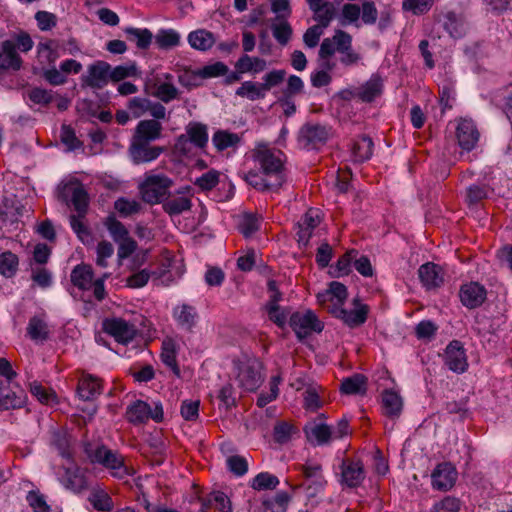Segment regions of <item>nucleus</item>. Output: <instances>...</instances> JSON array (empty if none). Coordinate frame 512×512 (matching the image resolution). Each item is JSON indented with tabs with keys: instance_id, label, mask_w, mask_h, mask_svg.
I'll list each match as a JSON object with an SVG mask.
<instances>
[{
	"instance_id": "nucleus-25",
	"label": "nucleus",
	"mask_w": 512,
	"mask_h": 512,
	"mask_svg": "<svg viewBox=\"0 0 512 512\" xmlns=\"http://www.w3.org/2000/svg\"><path fill=\"white\" fill-rule=\"evenodd\" d=\"M77 392L79 397L84 401L94 400L102 393L101 382L92 375H86L79 381Z\"/></svg>"
},
{
	"instance_id": "nucleus-59",
	"label": "nucleus",
	"mask_w": 512,
	"mask_h": 512,
	"mask_svg": "<svg viewBox=\"0 0 512 512\" xmlns=\"http://www.w3.org/2000/svg\"><path fill=\"white\" fill-rule=\"evenodd\" d=\"M228 71V66L225 63L218 61L199 69V75L202 79L215 78L226 75Z\"/></svg>"
},
{
	"instance_id": "nucleus-41",
	"label": "nucleus",
	"mask_w": 512,
	"mask_h": 512,
	"mask_svg": "<svg viewBox=\"0 0 512 512\" xmlns=\"http://www.w3.org/2000/svg\"><path fill=\"white\" fill-rule=\"evenodd\" d=\"M236 95L242 98H247L250 101H256L265 98L266 92L262 88L261 83L252 81H245L236 90Z\"/></svg>"
},
{
	"instance_id": "nucleus-32",
	"label": "nucleus",
	"mask_w": 512,
	"mask_h": 512,
	"mask_svg": "<svg viewBox=\"0 0 512 512\" xmlns=\"http://www.w3.org/2000/svg\"><path fill=\"white\" fill-rule=\"evenodd\" d=\"M244 179L250 186L259 191H278L280 189V182H273L262 172L249 171L245 174ZM278 181L280 180L278 179Z\"/></svg>"
},
{
	"instance_id": "nucleus-27",
	"label": "nucleus",
	"mask_w": 512,
	"mask_h": 512,
	"mask_svg": "<svg viewBox=\"0 0 512 512\" xmlns=\"http://www.w3.org/2000/svg\"><path fill=\"white\" fill-rule=\"evenodd\" d=\"M93 277L92 267L87 264L75 266L70 275L71 282L80 290H89L92 286Z\"/></svg>"
},
{
	"instance_id": "nucleus-60",
	"label": "nucleus",
	"mask_w": 512,
	"mask_h": 512,
	"mask_svg": "<svg viewBox=\"0 0 512 512\" xmlns=\"http://www.w3.org/2000/svg\"><path fill=\"white\" fill-rule=\"evenodd\" d=\"M461 502L453 496H446L442 500L436 502L431 512H459Z\"/></svg>"
},
{
	"instance_id": "nucleus-62",
	"label": "nucleus",
	"mask_w": 512,
	"mask_h": 512,
	"mask_svg": "<svg viewBox=\"0 0 512 512\" xmlns=\"http://www.w3.org/2000/svg\"><path fill=\"white\" fill-rule=\"evenodd\" d=\"M127 107L134 118H139L148 111L150 100L143 97H133L128 101Z\"/></svg>"
},
{
	"instance_id": "nucleus-5",
	"label": "nucleus",
	"mask_w": 512,
	"mask_h": 512,
	"mask_svg": "<svg viewBox=\"0 0 512 512\" xmlns=\"http://www.w3.org/2000/svg\"><path fill=\"white\" fill-rule=\"evenodd\" d=\"M289 325L299 340H303L313 332H322L324 325L312 310L296 311L290 315Z\"/></svg>"
},
{
	"instance_id": "nucleus-33",
	"label": "nucleus",
	"mask_w": 512,
	"mask_h": 512,
	"mask_svg": "<svg viewBox=\"0 0 512 512\" xmlns=\"http://www.w3.org/2000/svg\"><path fill=\"white\" fill-rule=\"evenodd\" d=\"M162 208L169 216L180 215L183 212L191 210L192 200L190 197L186 196L172 197L171 195L165 199Z\"/></svg>"
},
{
	"instance_id": "nucleus-13",
	"label": "nucleus",
	"mask_w": 512,
	"mask_h": 512,
	"mask_svg": "<svg viewBox=\"0 0 512 512\" xmlns=\"http://www.w3.org/2000/svg\"><path fill=\"white\" fill-rule=\"evenodd\" d=\"M164 151L163 147L152 146L150 143L131 139L128 153L131 161L136 164L149 163L156 160Z\"/></svg>"
},
{
	"instance_id": "nucleus-42",
	"label": "nucleus",
	"mask_w": 512,
	"mask_h": 512,
	"mask_svg": "<svg viewBox=\"0 0 512 512\" xmlns=\"http://www.w3.org/2000/svg\"><path fill=\"white\" fill-rule=\"evenodd\" d=\"M291 495L285 491L277 492L274 497L263 501L264 512H286Z\"/></svg>"
},
{
	"instance_id": "nucleus-16",
	"label": "nucleus",
	"mask_w": 512,
	"mask_h": 512,
	"mask_svg": "<svg viewBox=\"0 0 512 512\" xmlns=\"http://www.w3.org/2000/svg\"><path fill=\"white\" fill-rule=\"evenodd\" d=\"M352 43V36L338 29L331 38H324L319 49V58L328 59L335 54V52L347 50Z\"/></svg>"
},
{
	"instance_id": "nucleus-28",
	"label": "nucleus",
	"mask_w": 512,
	"mask_h": 512,
	"mask_svg": "<svg viewBox=\"0 0 512 512\" xmlns=\"http://www.w3.org/2000/svg\"><path fill=\"white\" fill-rule=\"evenodd\" d=\"M200 512H206L210 508H215L219 512H231V503L225 493L214 491L207 497L201 499Z\"/></svg>"
},
{
	"instance_id": "nucleus-14",
	"label": "nucleus",
	"mask_w": 512,
	"mask_h": 512,
	"mask_svg": "<svg viewBox=\"0 0 512 512\" xmlns=\"http://www.w3.org/2000/svg\"><path fill=\"white\" fill-rule=\"evenodd\" d=\"M443 358L447 368L455 373L461 374L468 368L465 349L458 340H453L447 345Z\"/></svg>"
},
{
	"instance_id": "nucleus-23",
	"label": "nucleus",
	"mask_w": 512,
	"mask_h": 512,
	"mask_svg": "<svg viewBox=\"0 0 512 512\" xmlns=\"http://www.w3.org/2000/svg\"><path fill=\"white\" fill-rule=\"evenodd\" d=\"M383 82L379 75H372L361 87L356 89V95L362 102L370 103L382 94Z\"/></svg>"
},
{
	"instance_id": "nucleus-38",
	"label": "nucleus",
	"mask_w": 512,
	"mask_h": 512,
	"mask_svg": "<svg viewBox=\"0 0 512 512\" xmlns=\"http://www.w3.org/2000/svg\"><path fill=\"white\" fill-rule=\"evenodd\" d=\"M373 141L367 136L363 135L353 143L352 154L356 162H364L371 158L373 153Z\"/></svg>"
},
{
	"instance_id": "nucleus-2",
	"label": "nucleus",
	"mask_w": 512,
	"mask_h": 512,
	"mask_svg": "<svg viewBox=\"0 0 512 512\" xmlns=\"http://www.w3.org/2000/svg\"><path fill=\"white\" fill-rule=\"evenodd\" d=\"M333 134V129L327 124L307 122L298 132V143L307 150H318L323 147Z\"/></svg>"
},
{
	"instance_id": "nucleus-19",
	"label": "nucleus",
	"mask_w": 512,
	"mask_h": 512,
	"mask_svg": "<svg viewBox=\"0 0 512 512\" xmlns=\"http://www.w3.org/2000/svg\"><path fill=\"white\" fill-rule=\"evenodd\" d=\"M22 66V58L16 51L15 42L5 40L1 43L0 51V74L4 71H18Z\"/></svg>"
},
{
	"instance_id": "nucleus-22",
	"label": "nucleus",
	"mask_w": 512,
	"mask_h": 512,
	"mask_svg": "<svg viewBox=\"0 0 512 512\" xmlns=\"http://www.w3.org/2000/svg\"><path fill=\"white\" fill-rule=\"evenodd\" d=\"M26 331L31 340L40 343L46 342L50 337V331L45 313L32 316L29 319Z\"/></svg>"
},
{
	"instance_id": "nucleus-35",
	"label": "nucleus",
	"mask_w": 512,
	"mask_h": 512,
	"mask_svg": "<svg viewBox=\"0 0 512 512\" xmlns=\"http://www.w3.org/2000/svg\"><path fill=\"white\" fill-rule=\"evenodd\" d=\"M305 434L309 441H315L317 445L328 444L332 436V428L327 424H314L305 428Z\"/></svg>"
},
{
	"instance_id": "nucleus-17",
	"label": "nucleus",
	"mask_w": 512,
	"mask_h": 512,
	"mask_svg": "<svg viewBox=\"0 0 512 512\" xmlns=\"http://www.w3.org/2000/svg\"><path fill=\"white\" fill-rule=\"evenodd\" d=\"M461 303L468 309L480 307L487 298L486 288L478 282L463 284L459 291Z\"/></svg>"
},
{
	"instance_id": "nucleus-39",
	"label": "nucleus",
	"mask_w": 512,
	"mask_h": 512,
	"mask_svg": "<svg viewBox=\"0 0 512 512\" xmlns=\"http://www.w3.org/2000/svg\"><path fill=\"white\" fill-rule=\"evenodd\" d=\"M51 444L58 450L59 455L65 459H72L70 451V435L63 429H57L52 432Z\"/></svg>"
},
{
	"instance_id": "nucleus-61",
	"label": "nucleus",
	"mask_w": 512,
	"mask_h": 512,
	"mask_svg": "<svg viewBox=\"0 0 512 512\" xmlns=\"http://www.w3.org/2000/svg\"><path fill=\"white\" fill-rule=\"evenodd\" d=\"M432 0H403L402 8L414 15H422L430 10Z\"/></svg>"
},
{
	"instance_id": "nucleus-63",
	"label": "nucleus",
	"mask_w": 512,
	"mask_h": 512,
	"mask_svg": "<svg viewBox=\"0 0 512 512\" xmlns=\"http://www.w3.org/2000/svg\"><path fill=\"white\" fill-rule=\"evenodd\" d=\"M30 391L41 403L49 404L56 400L57 396L54 391L48 390L41 384L34 382L30 385Z\"/></svg>"
},
{
	"instance_id": "nucleus-55",
	"label": "nucleus",
	"mask_w": 512,
	"mask_h": 512,
	"mask_svg": "<svg viewBox=\"0 0 512 512\" xmlns=\"http://www.w3.org/2000/svg\"><path fill=\"white\" fill-rule=\"evenodd\" d=\"M109 74L111 81L119 82L125 78L137 76L138 69L135 63L128 65H118L114 68L111 67Z\"/></svg>"
},
{
	"instance_id": "nucleus-57",
	"label": "nucleus",
	"mask_w": 512,
	"mask_h": 512,
	"mask_svg": "<svg viewBox=\"0 0 512 512\" xmlns=\"http://www.w3.org/2000/svg\"><path fill=\"white\" fill-rule=\"evenodd\" d=\"M114 208L121 216L127 217L138 213L141 210V204L138 201H130L124 197H121L115 201Z\"/></svg>"
},
{
	"instance_id": "nucleus-58",
	"label": "nucleus",
	"mask_w": 512,
	"mask_h": 512,
	"mask_svg": "<svg viewBox=\"0 0 512 512\" xmlns=\"http://www.w3.org/2000/svg\"><path fill=\"white\" fill-rule=\"evenodd\" d=\"M178 95V89L172 83L168 82L158 84L156 86V91L154 92V96L164 103H169L170 101L178 98Z\"/></svg>"
},
{
	"instance_id": "nucleus-43",
	"label": "nucleus",
	"mask_w": 512,
	"mask_h": 512,
	"mask_svg": "<svg viewBox=\"0 0 512 512\" xmlns=\"http://www.w3.org/2000/svg\"><path fill=\"white\" fill-rule=\"evenodd\" d=\"M212 142L218 151H224L227 148L236 146L240 142V137L236 133L217 130L213 134Z\"/></svg>"
},
{
	"instance_id": "nucleus-46",
	"label": "nucleus",
	"mask_w": 512,
	"mask_h": 512,
	"mask_svg": "<svg viewBox=\"0 0 512 512\" xmlns=\"http://www.w3.org/2000/svg\"><path fill=\"white\" fill-rule=\"evenodd\" d=\"M286 19H280L278 23H274L271 26L273 37L282 46L288 44L293 34V29Z\"/></svg>"
},
{
	"instance_id": "nucleus-48",
	"label": "nucleus",
	"mask_w": 512,
	"mask_h": 512,
	"mask_svg": "<svg viewBox=\"0 0 512 512\" xmlns=\"http://www.w3.org/2000/svg\"><path fill=\"white\" fill-rule=\"evenodd\" d=\"M104 225L115 242L123 240L129 236V231L127 228L122 222L117 220L114 215H109L105 219Z\"/></svg>"
},
{
	"instance_id": "nucleus-29",
	"label": "nucleus",
	"mask_w": 512,
	"mask_h": 512,
	"mask_svg": "<svg viewBox=\"0 0 512 512\" xmlns=\"http://www.w3.org/2000/svg\"><path fill=\"white\" fill-rule=\"evenodd\" d=\"M173 316L178 325L187 331H191L198 317L196 309L188 304L177 306L173 310Z\"/></svg>"
},
{
	"instance_id": "nucleus-26",
	"label": "nucleus",
	"mask_w": 512,
	"mask_h": 512,
	"mask_svg": "<svg viewBox=\"0 0 512 512\" xmlns=\"http://www.w3.org/2000/svg\"><path fill=\"white\" fill-rule=\"evenodd\" d=\"M340 391L346 395H365L367 392V377L356 373L344 378L340 385Z\"/></svg>"
},
{
	"instance_id": "nucleus-4",
	"label": "nucleus",
	"mask_w": 512,
	"mask_h": 512,
	"mask_svg": "<svg viewBox=\"0 0 512 512\" xmlns=\"http://www.w3.org/2000/svg\"><path fill=\"white\" fill-rule=\"evenodd\" d=\"M237 368V380L242 388L247 391H255L263 382L261 373L262 363L256 358H248L245 361H234Z\"/></svg>"
},
{
	"instance_id": "nucleus-56",
	"label": "nucleus",
	"mask_w": 512,
	"mask_h": 512,
	"mask_svg": "<svg viewBox=\"0 0 512 512\" xmlns=\"http://www.w3.org/2000/svg\"><path fill=\"white\" fill-rule=\"evenodd\" d=\"M219 175L218 171L211 169L198 177L194 184L202 191H210L218 185Z\"/></svg>"
},
{
	"instance_id": "nucleus-37",
	"label": "nucleus",
	"mask_w": 512,
	"mask_h": 512,
	"mask_svg": "<svg viewBox=\"0 0 512 512\" xmlns=\"http://www.w3.org/2000/svg\"><path fill=\"white\" fill-rule=\"evenodd\" d=\"M127 39L131 42H135L136 46L140 50H146L152 43L153 34L147 29L128 27L125 30Z\"/></svg>"
},
{
	"instance_id": "nucleus-21",
	"label": "nucleus",
	"mask_w": 512,
	"mask_h": 512,
	"mask_svg": "<svg viewBox=\"0 0 512 512\" xmlns=\"http://www.w3.org/2000/svg\"><path fill=\"white\" fill-rule=\"evenodd\" d=\"M418 276L427 289L440 287L444 281L441 267L431 262L419 267Z\"/></svg>"
},
{
	"instance_id": "nucleus-51",
	"label": "nucleus",
	"mask_w": 512,
	"mask_h": 512,
	"mask_svg": "<svg viewBox=\"0 0 512 512\" xmlns=\"http://www.w3.org/2000/svg\"><path fill=\"white\" fill-rule=\"evenodd\" d=\"M298 430L293 425L287 422H278L274 426L273 437L275 442L279 444H285L289 442L293 434L297 433Z\"/></svg>"
},
{
	"instance_id": "nucleus-45",
	"label": "nucleus",
	"mask_w": 512,
	"mask_h": 512,
	"mask_svg": "<svg viewBox=\"0 0 512 512\" xmlns=\"http://www.w3.org/2000/svg\"><path fill=\"white\" fill-rule=\"evenodd\" d=\"M66 489L79 493L87 488L85 478L77 473L76 470L65 468V475L62 480Z\"/></svg>"
},
{
	"instance_id": "nucleus-7",
	"label": "nucleus",
	"mask_w": 512,
	"mask_h": 512,
	"mask_svg": "<svg viewBox=\"0 0 512 512\" xmlns=\"http://www.w3.org/2000/svg\"><path fill=\"white\" fill-rule=\"evenodd\" d=\"M355 309L347 310L340 305H329L328 312L343 321L349 328H357L363 325L368 317L369 306L361 304L358 298L353 300Z\"/></svg>"
},
{
	"instance_id": "nucleus-44",
	"label": "nucleus",
	"mask_w": 512,
	"mask_h": 512,
	"mask_svg": "<svg viewBox=\"0 0 512 512\" xmlns=\"http://www.w3.org/2000/svg\"><path fill=\"white\" fill-rule=\"evenodd\" d=\"M155 42L160 49H170L180 43V34L173 29H161L155 36Z\"/></svg>"
},
{
	"instance_id": "nucleus-52",
	"label": "nucleus",
	"mask_w": 512,
	"mask_h": 512,
	"mask_svg": "<svg viewBox=\"0 0 512 512\" xmlns=\"http://www.w3.org/2000/svg\"><path fill=\"white\" fill-rule=\"evenodd\" d=\"M489 194V188L486 185L473 184L467 188L466 191V203L468 206H474L487 198Z\"/></svg>"
},
{
	"instance_id": "nucleus-54",
	"label": "nucleus",
	"mask_w": 512,
	"mask_h": 512,
	"mask_svg": "<svg viewBox=\"0 0 512 512\" xmlns=\"http://www.w3.org/2000/svg\"><path fill=\"white\" fill-rule=\"evenodd\" d=\"M260 222L254 214H244L238 224L239 231L245 238L251 237L256 231L259 230Z\"/></svg>"
},
{
	"instance_id": "nucleus-1",
	"label": "nucleus",
	"mask_w": 512,
	"mask_h": 512,
	"mask_svg": "<svg viewBox=\"0 0 512 512\" xmlns=\"http://www.w3.org/2000/svg\"><path fill=\"white\" fill-rule=\"evenodd\" d=\"M85 452L91 463L100 464L111 470L113 476L122 479L129 474L122 455L105 445L98 446L95 449L90 446L86 447Z\"/></svg>"
},
{
	"instance_id": "nucleus-24",
	"label": "nucleus",
	"mask_w": 512,
	"mask_h": 512,
	"mask_svg": "<svg viewBox=\"0 0 512 512\" xmlns=\"http://www.w3.org/2000/svg\"><path fill=\"white\" fill-rule=\"evenodd\" d=\"M26 395L22 390L10 391L8 385L5 386L0 381V410L18 409L25 404Z\"/></svg>"
},
{
	"instance_id": "nucleus-50",
	"label": "nucleus",
	"mask_w": 512,
	"mask_h": 512,
	"mask_svg": "<svg viewBox=\"0 0 512 512\" xmlns=\"http://www.w3.org/2000/svg\"><path fill=\"white\" fill-rule=\"evenodd\" d=\"M279 484V479L273 474L268 472H261L257 474L251 482V487L255 490H272Z\"/></svg>"
},
{
	"instance_id": "nucleus-49",
	"label": "nucleus",
	"mask_w": 512,
	"mask_h": 512,
	"mask_svg": "<svg viewBox=\"0 0 512 512\" xmlns=\"http://www.w3.org/2000/svg\"><path fill=\"white\" fill-rule=\"evenodd\" d=\"M18 263V257L14 253L7 251L0 254V273L7 278L14 276Z\"/></svg>"
},
{
	"instance_id": "nucleus-36",
	"label": "nucleus",
	"mask_w": 512,
	"mask_h": 512,
	"mask_svg": "<svg viewBox=\"0 0 512 512\" xmlns=\"http://www.w3.org/2000/svg\"><path fill=\"white\" fill-rule=\"evenodd\" d=\"M382 405L387 416L398 417L402 411L403 402L398 393L385 390L382 394Z\"/></svg>"
},
{
	"instance_id": "nucleus-53",
	"label": "nucleus",
	"mask_w": 512,
	"mask_h": 512,
	"mask_svg": "<svg viewBox=\"0 0 512 512\" xmlns=\"http://www.w3.org/2000/svg\"><path fill=\"white\" fill-rule=\"evenodd\" d=\"M60 140L68 151H74L83 146V143L76 137L74 129L67 124L61 126Z\"/></svg>"
},
{
	"instance_id": "nucleus-8",
	"label": "nucleus",
	"mask_w": 512,
	"mask_h": 512,
	"mask_svg": "<svg viewBox=\"0 0 512 512\" xmlns=\"http://www.w3.org/2000/svg\"><path fill=\"white\" fill-rule=\"evenodd\" d=\"M340 470V483L348 488H357L365 480L366 472L364 464L358 458H344Z\"/></svg>"
},
{
	"instance_id": "nucleus-3",
	"label": "nucleus",
	"mask_w": 512,
	"mask_h": 512,
	"mask_svg": "<svg viewBox=\"0 0 512 512\" xmlns=\"http://www.w3.org/2000/svg\"><path fill=\"white\" fill-rule=\"evenodd\" d=\"M173 185V180L165 175H149L140 185V192L144 202L148 204H158L171 196L169 189Z\"/></svg>"
},
{
	"instance_id": "nucleus-64",
	"label": "nucleus",
	"mask_w": 512,
	"mask_h": 512,
	"mask_svg": "<svg viewBox=\"0 0 512 512\" xmlns=\"http://www.w3.org/2000/svg\"><path fill=\"white\" fill-rule=\"evenodd\" d=\"M96 253V264L102 268H106L108 266L107 258H110L114 253L113 245L110 242L103 240L98 243Z\"/></svg>"
},
{
	"instance_id": "nucleus-34",
	"label": "nucleus",
	"mask_w": 512,
	"mask_h": 512,
	"mask_svg": "<svg viewBox=\"0 0 512 512\" xmlns=\"http://www.w3.org/2000/svg\"><path fill=\"white\" fill-rule=\"evenodd\" d=\"M188 42L196 50L207 51L215 44V37L212 32L199 29L189 33Z\"/></svg>"
},
{
	"instance_id": "nucleus-47",
	"label": "nucleus",
	"mask_w": 512,
	"mask_h": 512,
	"mask_svg": "<svg viewBox=\"0 0 512 512\" xmlns=\"http://www.w3.org/2000/svg\"><path fill=\"white\" fill-rule=\"evenodd\" d=\"M357 254V250L351 249L342 255L333 267V272H331L332 276L339 278L341 276L348 275L351 271V261L357 256Z\"/></svg>"
},
{
	"instance_id": "nucleus-15",
	"label": "nucleus",
	"mask_w": 512,
	"mask_h": 512,
	"mask_svg": "<svg viewBox=\"0 0 512 512\" xmlns=\"http://www.w3.org/2000/svg\"><path fill=\"white\" fill-rule=\"evenodd\" d=\"M457 476V470L450 462L439 463L431 474L432 487L438 491H448L455 485Z\"/></svg>"
},
{
	"instance_id": "nucleus-31",
	"label": "nucleus",
	"mask_w": 512,
	"mask_h": 512,
	"mask_svg": "<svg viewBox=\"0 0 512 512\" xmlns=\"http://www.w3.org/2000/svg\"><path fill=\"white\" fill-rule=\"evenodd\" d=\"M150 405L142 400H137L127 407L126 418L134 424H143L149 420Z\"/></svg>"
},
{
	"instance_id": "nucleus-40",
	"label": "nucleus",
	"mask_w": 512,
	"mask_h": 512,
	"mask_svg": "<svg viewBox=\"0 0 512 512\" xmlns=\"http://www.w3.org/2000/svg\"><path fill=\"white\" fill-rule=\"evenodd\" d=\"M443 27L452 38L458 39L465 35L464 23L453 11H449L444 15Z\"/></svg>"
},
{
	"instance_id": "nucleus-30",
	"label": "nucleus",
	"mask_w": 512,
	"mask_h": 512,
	"mask_svg": "<svg viewBox=\"0 0 512 512\" xmlns=\"http://www.w3.org/2000/svg\"><path fill=\"white\" fill-rule=\"evenodd\" d=\"M176 343L173 339L167 338L162 342V351L160 354L162 362L169 367L173 374L180 378L181 372L176 359Z\"/></svg>"
},
{
	"instance_id": "nucleus-11",
	"label": "nucleus",
	"mask_w": 512,
	"mask_h": 512,
	"mask_svg": "<svg viewBox=\"0 0 512 512\" xmlns=\"http://www.w3.org/2000/svg\"><path fill=\"white\" fill-rule=\"evenodd\" d=\"M60 197L66 203L71 202L79 216H86L89 206V197L80 183L66 184L60 193Z\"/></svg>"
},
{
	"instance_id": "nucleus-9",
	"label": "nucleus",
	"mask_w": 512,
	"mask_h": 512,
	"mask_svg": "<svg viewBox=\"0 0 512 512\" xmlns=\"http://www.w3.org/2000/svg\"><path fill=\"white\" fill-rule=\"evenodd\" d=\"M111 65L106 61H96L88 66L87 74L82 75V85L92 89H102L110 80Z\"/></svg>"
},
{
	"instance_id": "nucleus-20",
	"label": "nucleus",
	"mask_w": 512,
	"mask_h": 512,
	"mask_svg": "<svg viewBox=\"0 0 512 512\" xmlns=\"http://www.w3.org/2000/svg\"><path fill=\"white\" fill-rule=\"evenodd\" d=\"M162 129V124L157 120H141L135 128L132 140L151 143L161 138Z\"/></svg>"
},
{
	"instance_id": "nucleus-18",
	"label": "nucleus",
	"mask_w": 512,
	"mask_h": 512,
	"mask_svg": "<svg viewBox=\"0 0 512 512\" xmlns=\"http://www.w3.org/2000/svg\"><path fill=\"white\" fill-rule=\"evenodd\" d=\"M479 131L472 120L462 119L456 128L459 146L465 151H472L479 141Z\"/></svg>"
},
{
	"instance_id": "nucleus-12",
	"label": "nucleus",
	"mask_w": 512,
	"mask_h": 512,
	"mask_svg": "<svg viewBox=\"0 0 512 512\" xmlns=\"http://www.w3.org/2000/svg\"><path fill=\"white\" fill-rule=\"evenodd\" d=\"M103 331L115 338L119 343L127 344L136 335L133 324L122 318L105 319L102 323Z\"/></svg>"
},
{
	"instance_id": "nucleus-6",
	"label": "nucleus",
	"mask_w": 512,
	"mask_h": 512,
	"mask_svg": "<svg viewBox=\"0 0 512 512\" xmlns=\"http://www.w3.org/2000/svg\"><path fill=\"white\" fill-rule=\"evenodd\" d=\"M255 159L259 163L263 175L272 179L273 182L280 180V188L286 181L284 174V165L282 160L269 149L258 150Z\"/></svg>"
},
{
	"instance_id": "nucleus-10",
	"label": "nucleus",
	"mask_w": 512,
	"mask_h": 512,
	"mask_svg": "<svg viewBox=\"0 0 512 512\" xmlns=\"http://www.w3.org/2000/svg\"><path fill=\"white\" fill-rule=\"evenodd\" d=\"M188 142H191L197 148L206 147L208 143L207 126L200 122H190L186 126V134L177 137L176 148L184 151Z\"/></svg>"
}]
</instances>
